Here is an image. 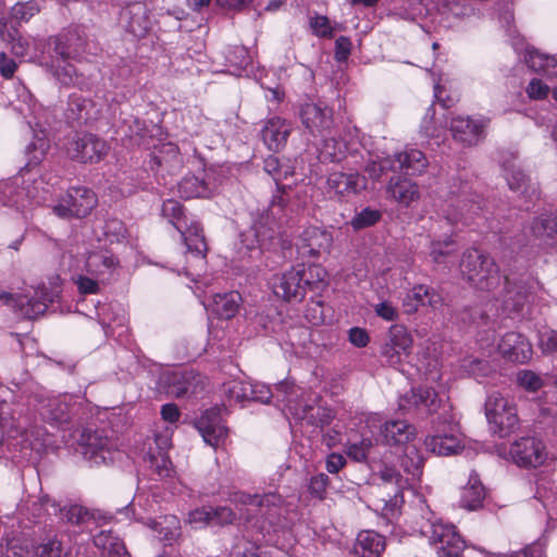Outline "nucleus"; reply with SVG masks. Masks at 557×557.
<instances>
[{
  "mask_svg": "<svg viewBox=\"0 0 557 557\" xmlns=\"http://www.w3.org/2000/svg\"><path fill=\"white\" fill-rule=\"evenodd\" d=\"M385 549V540L374 531H361L354 547L357 557H381Z\"/></svg>",
  "mask_w": 557,
  "mask_h": 557,
  "instance_id": "obj_41",
  "label": "nucleus"
},
{
  "mask_svg": "<svg viewBox=\"0 0 557 557\" xmlns=\"http://www.w3.org/2000/svg\"><path fill=\"white\" fill-rule=\"evenodd\" d=\"M487 123L488 120L484 117L457 115L450 121V132L457 141L465 146H474L483 139Z\"/></svg>",
  "mask_w": 557,
  "mask_h": 557,
  "instance_id": "obj_24",
  "label": "nucleus"
},
{
  "mask_svg": "<svg viewBox=\"0 0 557 557\" xmlns=\"http://www.w3.org/2000/svg\"><path fill=\"white\" fill-rule=\"evenodd\" d=\"M421 510L423 520L420 525L421 535L444 555L458 556L465 548V541L456 527L437 518L428 505Z\"/></svg>",
  "mask_w": 557,
  "mask_h": 557,
  "instance_id": "obj_7",
  "label": "nucleus"
},
{
  "mask_svg": "<svg viewBox=\"0 0 557 557\" xmlns=\"http://www.w3.org/2000/svg\"><path fill=\"white\" fill-rule=\"evenodd\" d=\"M536 494L549 517L557 513V492L553 487L547 490L541 484L537 486Z\"/></svg>",
  "mask_w": 557,
  "mask_h": 557,
  "instance_id": "obj_62",
  "label": "nucleus"
},
{
  "mask_svg": "<svg viewBox=\"0 0 557 557\" xmlns=\"http://www.w3.org/2000/svg\"><path fill=\"white\" fill-rule=\"evenodd\" d=\"M282 211L281 203L273 201L265 213L253 221L251 227L242 233V243L248 250L268 248L278 234L275 216Z\"/></svg>",
  "mask_w": 557,
  "mask_h": 557,
  "instance_id": "obj_13",
  "label": "nucleus"
},
{
  "mask_svg": "<svg viewBox=\"0 0 557 557\" xmlns=\"http://www.w3.org/2000/svg\"><path fill=\"white\" fill-rule=\"evenodd\" d=\"M73 407V396L60 395L48 399L41 407L40 414L50 424L61 425L70 420Z\"/></svg>",
  "mask_w": 557,
  "mask_h": 557,
  "instance_id": "obj_33",
  "label": "nucleus"
},
{
  "mask_svg": "<svg viewBox=\"0 0 557 557\" xmlns=\"http://www.w3.org/2000/svg\"><path fill=\"white\" fill-rule=\"evenodd\" d=\"M332 234L319 226H308L298 236L296 249L301 258L319 257L330 249Z\"/></svg>",
  "mask_w": 557,
  "mask_h": 557,
  "instance_id": "obj_23",
  "label": "nucleus"
},
{
  "mask_svg": "<svg viewBox=\"0 0 557 557\" xmlns=\"http://www.w3.org/2000/svg\"><path fill=\"white\" fill-rule=\"evenodd\" d=\"M153 443L156 451L149 447L145 456L147 467L158 474L159 478H168L172 472V463L166 455V450L172 444V429L166 428L163 432L154 433Z\"/></svg>",
  "mask_w": 557,
  "mask_h": 557,
  "instance_id": "obj_22",
  "label": "nucleus"
},
{
  "mask_svg": "<svg viewBox=\"0 0 557 557\" xmlns=\"http://www.w3.org/2000/svg\"><path fill=\"white\" fill-rule=\"evenodd\" d=\"M366 171L373 180H379L386 171L396 172V165L392 158L373 160L367 164Z\"/></svg>",
  "mask_w": 557,
  "mask_h": 557,
  "instance_id": "obj_60",
  "label": "nucleus"
},
{
  "mask_svg": "<svg viewBox=\"0 0 557 557\" xmlns=\"http://www.w3.org/2000/svg\"><path fill=\"white\" fill-rule=\"evenodd\" d=\"M438 403L437 395L432 388H418L401 397L399 405L405 410L417 407L431 413L437 410Z\"/></svg>",
  "mask_w": 557,
  "mask_h": 557,
  "instance_id": "obj_40",
  "label": "nucleus"
},
{
  "mask_svg": "<svg viewBox=\"0 0 557 557\" xmlns=\"http://www.w3.org/2000/svg\"><path fill=\"white\" fill-rule=\"evenodd\" d=\"M100 231L95 230L101 238L102 245L107 242L110 244L120 243L126 235V227L124 223L117 219H110L103 222L100 226Z\"/></svg>",
  "mask_w": 557,
  "mask_h": 557,
  "instance_id": "obj_48",
  "label": "nucleus"
},
{
  "mask_svg": "<svg viewBox=\"0 0 557 557\" xmlns=\"http://www.w3.org/2000/svg\"><path fill=\"white\" fill-rule=\"evenodd\" d=\"M361 440L359 442H349L346 445V454L352 460L362 462L366 461L374 447V444L377 443V440L373 441V436L369 433V430L364 426Z\"/></svg>",
  "mask_w": 557,
  "mask_h": 557,
  "instance_id": "obj_47",
  "label": "nucleus"
},
{
  "mask_svg": "<svg viewBox=\"0 0 557 557\" xmlns=\"http://www.w3.org/2000/svg\"><path fill=\"white\" fill-rule=\"evenodd\" d=\"M102 557H127L124 543L111 531L100 530L90 534Z\"/></svg>",
  "mask_w": 557,
  "mask_h": 557,
  "instance_id": "obj_42",
  "label": "nucleus"
},
{
  "mask_svg": "<svg viewBox=\"0 0 557 557\" xmlns=\"http://www.w3.org/2000/svg\"><path fill=\"white\" fill-rule=\"evenodd\" d=\"M242 297L237 292H228L223 294H215L212 300L207 305L202 304L213 314L222 319H231L238 311Z\"/></svg>",
  "mask_w": 557,
  "mask_h": 557,
  "instance_id": "obj_39",
  "label": "nucleus"
},
{
  "mask_svg": "<svg viewBox=\"0 0 557 557\" xmlns=\"http://www.w3.org/2000/svg\"><path fill=\"white\" fill-rule=\"evenodd\" d=\"M392 159L396 165V172L406 175H419L428 165L425 156L418 149H406L396 153Z\"/></svg>",
  "mask_w": 557,
  "mask_h": 557,
  "instance_id": "obj_38",
  "label": "nucleus"
},
{
  "mask_svg": "<svg viewBox=\"0 0 557 557\" xmlns=\"http://www.w3.org/2000/svg\"><path fill=\"white\" fill-rule=\"evenodd\" d=\"M442 296L432 287L416 285L404 298L403 306L407 312H414L420 306H429L436 309L442 305Z\"/></svg>",
  "mask_w": 557,
  "mask_h": 557,
  "instance_id": "obj_35",
  "label": "nucleus"
},
{
  "mask_svg": "<svg viewBox=\"0 0 557 557\" xmlns=\"http://www.w3.org/2000/svg\"><path fill=\"white\" fill-rule=\"evenodd\" d=\"M503 175L510 190L520 195L532 197L536 189L530 184L528 176L516 164L513 159L502 161Z\"/></svg>",
  "mask_w": 557,
  "mask_h": 557,
  "instance_id": "obj_37",
  "label": "nucleus"
},
{
  "mask_svg": "<svg viewBox=\"0 0 557 557\" xmlns=\"http://www.w3.org/2000/svg\"><path fill=\"white\" fill-rule=\"evenodd\" d=\"M391 196L400 205L409 207L413 201L419 199V187L410 180H392L387 187Z\"/></svg>",
  "mask_w": 557,
  "mask_h": 557,
  "instance_id": "obj_45",
  "label": "nucleus"
},
{
  "mask_svg": "<svg viewBox=\"0 0 557 557\" xmlns=\"http://www.w3.org/2000/svg\"><path fill=\"white\" fill-rule=\"evenodd\" d=\"M252 382L234 380L224 385V393L231 400H249L252 394Z\"/></svg>",
  "mask_w": 557,
  "mask_h": 557,
  "instance_id": "obj_52",
  "label": "nucleus"
},
{
  "mask_svg": "<svg viewBox=\"0 0 557 557\" xmlns=\"http://www.w3.org/2000/svg\"><path fill=\"white\" fill-rule=\"evenodd\" d=\"M196 426L208 445L214 448L224 445L227 438V428L222 421L219 409L212 408L203 412Z\"/></svg>",
  "mask_w": 557,
  "mask_h": 557,
  "instance_id": "obj_26",
  "label": "nucleus"
},
{
  "mask_svg": "<svg viewBox=\"0 0 557 557\" xmlns=\"http://www.w3.org/2000/svg\"><path fill=\"white\" fill-rule=\"evenodd\" d=\"M159 389L174 397H181L188 391V376L181 370H166L159 377Z\"/></svg>",
  "mask_w": 557,
  "mask_h": 557,
  "instance_id": "obj_43",
  "label": "nucleus"
},
{
  "mask_svg": "<svg viewBox=\"0 0 557 557\" xmlns=\"http://www.w3.org/2000/svg\"><path fill=\"white\" fill-rule=\"evenodd\" d=\"M375 314L386 322H395L399 318L398 308L388 299H383L373 305Z\"/></svg>",
  "mask_w": 557,
  "mask_h": 557,
  "instance_id": "obj_59",
  "label": "nucleus"
},
{
  "mask_svg": "<svg viewBox=\"0 0 557 557\" xmlns=\"http://www.w3.org/2000/svg\"><path fill=\"white\" fill-rule=\"evenodd\" d=\"M290 125L281 117H271L262 128V140L271 151L283 148L290 134Z\"/></svg>",
  "mask_w": 557,
  "mask_h": 557,
  "instance_id": "obj_36",
  "label": "nucleus"
},
{
  "mask_svg": "<svg viewBox=\"0 0 557 557\" xmlns=\"http://www.w3.org/2000/svg\"><path fill=\"white\" fill-rule=\"evenodd\" d=\"M79 445L85 459L95 466L113 462L120 455L117 444L104 431L84 430Z\"/></svg>",
  "mask_w": 557,
  "mask_h": 557,
  "instance_id": "obj_14",
  "label": "nucleus"
},
{
  "mask_svg": "<svg viewBox=\"0 0 557 557\" xmlns=\"http://www.w3.org/2000/svg\"><path fill=\"white\" fill-rule=\"evenodd\" d=\"M90 101L79 96L73 95L70 98L67 119L71 121L89 120Z\"/></svg>",
  "mask_w": 557,
  "mask_h": 557,
  "instance_id": "obj_53",
  "label": "nucleus"
},
{
  "mask_svg": "<svg viewBox=\"0 0 557 557\" xmlns=\"http://www.w3.org/2000/svg\"><path fill=\"white\" fill-rule=\"evenodd\" d=\"M515 50L520 53L523 49V59L528 66L547 77L557 76V59L554 55L545 54L533 47L525 46L523 41L513 42Z\"/></svg>",
  "mask_w": 557,
  "mask_h": 557,
  "instance_id": "obj_31",
  "label": "nucleus"
},
{
  "mask_svg": "<svg viewBox=\"0 0 557 557\" xmlns=\"http://www.w3.org/2000/svg\"><path fill=\"white\" fill-rule=\"evenodd\" d=\"M498 351L511 362L527 363L531 360L533 350L531 343L520 333H506L499 344Z\"/></svg>",
  "mask_w": 557,
  "mask_h": 557,
  "instance_id": "obj_27",
  "label": "nucleus"
},
{
  "mask_svg": "<svg viewBox=\"0 0 557 557\" xmlns=\"http://www.w3.org/2000/svg\"><path fill=\"white\" fill-rule=\"evenodd\" d=\"M108 150L107 143L91 134L77 136L66 148L70 158L82 163L99 162Z\"/></svg>",
  "mask_w": 557,
  "mask_h": 557,
  "instance_id": "obj_21",
  "label": "nucleus"
},
{
  "mask_svg": "<svg viewBox=\"0 0 557 557\" xmlns=\"http://www.w3.org/2000/svg\"><path fill=\"white\" fill-rule=\"evenodd\" d=\"M98 245H91L85 253L84 268L74 276V283L81 294H98L102 285L111 281L120 267L113 251L101 245L96 232Z\"/></svg>",
  "mask_w": 557,
  "mask_h": 557,
  "instance_id": "obj_5",
  "label": "nucleus"
},
{
  "mask_svg": "<svg viewBox=\"0 0 557 557\" xmlns=\"http://www.w3.org/2000/svg\"><path fill=\"white\" fill-rule=\"evenodd\" d=\"M484 410L491 430L499 436L508 435L518 426L519 418L515 404L498 392L487 395Z\"/></svg>",
  "mask_w": 557,
  "mask_h": 557,
  "instance_id": "obj_11",
  "label": "nucleus"
},
{
  "mask_svg": "<svg viewBox=\"0 0 557 557\" xmlns=\"http://www.w3.org/2000/svg\"><path fill=\"white\" fill-rule=\"evenodd\" d=\"M531 232L547 244L557 243V212L536 218L531 225Z\"/></svg>",
  "mask_w": 557,
  "mask_h": 557,
  "instance_id": "obj_46",
  "label": "nucleus"
},
{
  "mask_svg": "<svg viewBox=\"0 0 557 557\" xmlns=\"http://www.w3.org/2000/svg\"><path fill=\"white\" fill-rule=\"evenodd\" d=\"M20 97L26 104L28 113L33 115V120H29L28 124L33 129L34 139L26 148L27 163L18 175L0 183V200L5 206L16 208L24 207L25 199H35L38 196L39 185H41V181H38V165L49 149L48 132L41 127L38 116L45 111L37 107L33 96L25 87L21 88Z\"/></svg>",
  "mask_w": 557,
  "mask_h": 557,
  "instance_id": "obj_2",
  "label": "nucleus"
},
{
  "mask_svg": "<svg viewBox=\"0 0 557 557\" xmlns=\"http://www.w3.org/2000/svg\"><path fill=\"white\" fill-rule=\"evenodd\" d=\"M366 428L371 435L379 433L388 445H404L414 437L416 429L403 420H392L383 423L377 413H370L364 418Z\"/></svg>",
  "mask_w": 557,
  "mask_h": 557,
  "instance_id": "obj_18",
  "label": "nucleus"
},
{
  "mask_svg": "<svg viewBox=\"0 0 557 557\" xmlns=\"http://www.w3.org/2000/svg\"><path fill=\"white\" fill-rule=\"evenodd\" d=\"M539 348L543 354L549 355L557 350V331L543 329L539 331Z\"/></svg>",
  "mask_w": 557,
  "mask_h": 557,
  "instance_id": "obj_61",
  "label": "nucleus"
},
{
  "mask_svg": "<svg viewBox=\"0 0 557 557\" xmlns=\"http://www.w3.org/2000/svg\"><path fill=\"white\" fill-rule=\"evenodd\" d=\"M332 115L329 107L312 101L304 103L300 109L301 122L314 137L324 136L332 125Z\"/></svg>",
  "mask_w": 557,
  "mask_h": 557,
  "instance_id": "obj_25",
  "label": "nucleus"
},
{
  "mask_svg": "<svg viewBox=\"0 0 557 557\" xmlns=\"http://www.w3.org/2000/svg\"><path fill=\"white\" fill-rule=\"evenodd\" d=\"M23 447H29L32 450L39 451L47 445L45 433L40 429L26 430L22 434Z\"/></svg>",
  "mask_w": 557,
  "mask_h": 557,
  "instance_id": "obj_58",
  "label": "nucleus"
},
{
  "mask_svg": "<svg viewBox=\"0 0 557 557\" xmlns=\"http://www.w3.org/2000/svg\"><path fill=\"white\" fill-rule=\"evenodd\" d=\"M226 61L233 66L234 74L240 76L251 62L248 50L244 46H235L230 48L226 53Z\"/></svg>",
  "mask_w": 557,
  "mask_h": 557,
  "instance_id": "obj_51",
  "label": "nucleus"
},
{
  "mask_svg": "<svg viewBox=\"0 0 557 557\" xmlns=\"http://www.w3.org/2000/svg\"><path fill=\"white\" fill-rule=\"evenodd\" d=\"M232 502L236 508L240 511V518L248 520L251 511H257L262 507H280L285 500L281 494L269 492L263 495H250L244 492L234 493Z\"/></svg>",
  "mask_w": 557,
  "mask_h": 557,
  "instance_id": "obj_28",
  "label": "nucleus"
},
{
  "mask_svg": "<svg viewBox=\"0 0 557 557\" xmlns=\"http://www.w3.org/2000/svg\"><path fill=\"white\" fill-rule=\"evenodd\" d=\"M327 193L338 201H349L367 188V180L359 173L333 172L329 175Z\"/></svg>",
  "mask_w": 557,
  "mask_h": 557,
  "instance_id": "obj_20",
  "label": "nucleus"
},
{
  "mask_svg": "<svg viewBox=\"0 0 557 557\" xmlns=\"http://www.w3.org/2000/svg\"><path fill=\"white\" fill-rule=\"evenodd\" d=\"M4 557H32L33 552L27 543L22 544L21 540H7Z\"/></svg>",
  "mask_w": 557,
  "mask_h": 557,
  "instance_id": "obj_64",
  "label": "nucleus"
},
{
  "mask_svg": "<svg viewBox=\"0 0 557 557\" xmlns=\"http://www.w3.org/2000/svg\"><path fill=\"white\" fill-rule=\"evenodd\" d=\"M460 271L478 289H491L499 283L498 269L494 260L476 249H469L463 253Z\"/></svg>",
  "mask_w": 557,
  "mask_h": 557,
  "instance_id": "obj_10",
  "label": "nucleus"
},
{
  "mask_svg": "<svg viewBox=\"0 0 557 557\" xmlns=\"http://www.w3.org/2000/svg\"><path fill=\"white\" fill-rule=\"evenodd\" d=\"M57 297V292L49 289L46 285L32 287L25 294H3L0 296L20 315L27 319H36L44 314L49 304H52Z\"/></svg>",
  "mask_w": 557,
  "mask_h": 557,
  "instance_id": "obj_12",
  "label": "nucleus"
},
{
  "mask_svg": "<svg viewBox=\"0 0 557 557\" xmlns=\"http://www.w3.org/2000/svg\"><path fill=\"white\" fill-rule=\"evenodd\" d=\"M346 144L338 141L335 138H324L321 147L319 148V157L323 161H339L346 151Z\"/></svg>",
  "mask_w": 557,
  "mask_h": 557,
  "instance_id": "obj_50",
  "label": "nucleus"
},
{
  "mask_svg": "<svg viewBox=\"0 0 557 557\" xmlns=\"http://www.w3.org/2000/svg\"><path fill=\"white\" fill-rule=\"evenodd\" d=\"M434 108L431 106L428 108L420 125V132L428 138H437L443 132L442 125H436L434 122Z\"/></svg>",
  "mask_w": 557,
  "mask_h": 557,
  "instance_id": "obj_57",
  "label": "nucleus"
},
{
  "mask_svg": "<svg viewBox=\"0 0 557 557\" xmlns=\"http://www.w3.org/2000/svg\"><path fill=\"white\" fill-rule=\"evenodd\" d=\"M424 446L428 451L436 456H453L463 450L465 437L459 423L451 414L443 413L438 418L432 433L425 437Z\"/></svg>",
  "mask_w": 557,
  "mask_h": 557,
  "instance_id": "obj_9",
  "label": "nucleus"
},
{
  "mask_svg": "<svg viewBox=\"0 0 557 557\" xmlns=\"http://www.w3.org/2000/svg\"><path fill=\"white\" fill-rule=\"evenodd\" d=\"M275 385V388L281 384ZM252 395L249 396V400H257L260 403H268L272 397H274L277 401V404H282L284 406V403L282 401V395L277 392V389H274L272 392L270 387L263 383L259 382H252Z\"/></svg>",
  "mask_w": 557,
  "mask_h": 557,
  "instance_id": "obj_55",
  "label": "nucleus"
},
{
  "mask_svg": "<svg viewBox=\"0 0 557 557\" xmlns=\"http://www.w3.org/2000/svg\"><path fill=\"white\" fill-rule=\"evenodd\" d=\"M400 466L412 478L421 474L423 457L414 445L406 446L404 456L400 459Z\"/></svg>",
  "mask_w": 557,
  "mask_h": 557,
  "instance_id": "obj_49",
  "label": "nucleus"
},
{
  "mask_svg": "<svg viewBox=\"0 0 557 557\" xmlns=\"http://www.w3.org/2000/svg\"><path fill=\"white\" fill-rule=\"evenodd\" d=\"M413 338L406 326L394 324L381 346V356L392 367H398L407 362L412 350Z\"/></svg>",
  "mask_w": 557,
  "mask_h": 557,
  "instance_id": "obj_15",
  "label": "nucleus"
},
{
  "mask_svg": "<svg viewBox=\"0 0 557 557\" xmlns=\"http://www.w3.org/2000/svg\"><path fill=\"white\" fill-rule=\"evenodd\" d=\"M96 205L97 197L92 190L86 187H73L60 198L52 211L63 219L83 218L89 214Z\"/></svg>",
  "mask_w": 557,
  "mask_h": 557,
  "instance_id": "obj_17",
  "label": "nucleus"
},
{
  "mask_svg": "<svg viewBox=\"0 0 557 557\" xmlns=\"http://www.w3.org/2000/svg\"><path fill=\"white\" fill-rule=\"evenodd\" d=\"M133 515L137 521L149 527L157 534V537L165 544L171 545L181 536V522L174 515L161 516L158 519L144 517L140 512L136 513L135 511Z\"/></svg>",
  "mask_w": 557,
  "mask_h": 557,
  "instance_id": "obj_29",
  "label": "nucleus"
},
{
  "mask_svg": "<svg viewBox=\"0 0 557 557\" xmlns=\"http://www.w3.org/2000/svg\"><path fill=\"white\" fill-rule=\"evenodd\" d=\"M380 218V211L364 208L352 218L350 224L355 230H362L375 224Z\"/></svg>",
  "mask_w": 557,
  "mask_h": 557,
  "instance_id": "obj_56",
  "label": "nucleus"
},
{
  "mask_svg": "<svg viewBox=\"0 0 557 557\" xmlns=\"http://www.w3.org/2000/svg\"><path fill=\"white\" fill-rule=\"evenodd\" d=\"M482 210V200L468 199L463 191L460 198L448 203V209L444 213L450 224H457L461 220L468 224L474 222Z\"/></svg>",
  "mask_w": 557,
  "mask_h": 557,
  "instance_id": "obj_32",
  "label": "nucleus"
},
{
  "mask_svg": "<svg viewBox=\"0 0 557 557\" xmlns=\"http://www.w3.org/2000/svg\"><path fill=\"white\" fill-rule=\"evenodd\" d=\"M0 36L15 57L38 62L61 86L83 87L86 84L84 76L72 63L78 59L79 50L67 36H59L46 42L24 37L16 28L9 29L3 21H0Z\"/></svg>",
  "mask_w": 557,
  "mask_h": 557,
  "instance_id": "obj_1",
  "label": "nucleus"
},
{
  "mask_svg": "<svg viewBox=\"0 0 557 557\" xmlns=\"http://www.w3.org/2000/svg\"><path fill=\"white\" fill-rule=\"evenodd\" d=\"M547 455L545 444L534 436L521 437L510 448L511 459L519 467H540L546 461Z\"/></svg>",
  "mask_w": 557,
  "mask_h": 557,
  "instance_id": "obj_19",
  "label": "nucleus"
},
{
  "mask_svg": "<svg viewBox=\"0 0 557 557\" xmlns=\"http://www.w3.org/2000/svg\"><path fill=\"white\" fill-rule=\"evenodd\" d=\"M485 491L479 475L471 472L468 483L462 487L460 505L468 510H475L482 506Z\"/></svg>",
  "mask_w": 557,
  "mask_h": 557,
  "instance_id": "obj_44",
  "label": "nucleus"
},
{
  "mask_svg": "<svg viewBox=\"0 0 557 557\" xmlns=\"http://www.w3.org/2000/svg\"><path fill=\"white\" fill-rule=\"evenodd\" d=\"M326 271L321 265L312 264L307 269L295 265L273 277L272 289L276 297L287 301L301 302L308 290H319L326 284Z\"/></svg>",
  "mask_w": 557,
  "mask_h": 557,
  "instance_id": "obj_6",
  "label": "nucleus"
},
{
  "mask_svg": "<svg viewBox=\"0 0 557 557\" xmlns=\"http://www.w3.org/2000/svg\"><path fill=\"white\" fill-rule=\"evenodd\" d=\"M456 249V244L447 238L443 242H432L430 256L435 263H448L446 260Z\"/></svg>",
  "mask_w": 557,
  "mask_h": 557,
  "instance_id": "obj_54",
  "label": "nucleus"
},
{
  "mask_svg": "<svg viewBox=\"0 0 557 557\" xmlns=\"http://www.w3.org/2000/svg\"><path fill=\"white\" fill-rule=\"evenodd\" d=\"M39 8L36 2L27 1L22 3H16L11 11L12 17L18 22H27L30 17H33Z\"/></svg>",
  "mask_w": 557,
  "mask_h": 557,
  "instance_id": "obj_63",
  "label": "nucleus"
},
{
  "mask_svg": "<svg viewBox=\"0 0 557 557\" xmlns=\"http://www.w3.org/2000/svg\"><path fill=\"white\" fill-rule=\"evenodd\" d=\"M162 214L166 218L173 226L181 233V236L187 248L186 265L180 268L176 265V271L184 273L191 277L195 283H198L200 271L205 268L207 244L202 234V228L199 223L194 219H188L183 211V206L174 200L168 199L162 205Z\"/></svg>",
  "mask_w": 557,
  "mask_h": 557,
  "instance_id": "obj_3",
  "label": "nucleus"
},
{
  "mask_svg": "<svg viewBox=\"0 0 557 557\" xmlns=\"http://www.w3.org/2000/svg\"><path fill=\"white\" fill-rule=\"evenodd\" d=\"M41 507L45 508L48 515H51L50 509H52L54 515L60 510L62 519L72 524L78 525L82 532H86L88 534H92L98 531V529L104 527L108 521L107 517L102 516L99 511H90L79 505H71L63 509H58V506L47 496L41 499Z\"/></svg>",
  "mask_w": 557,
  "mask_h": 557,
  "instance_id": "obj_16",
  "label": "nucleus"
},
{
  "mask_svg": "<svg viewBox=\"0 0 557 557\" xmlns=\"http://www.w3.org/2000/svg\"><path fill=\"white\" fill-rule=\"evenodd\" d=\"M276 389L282 395L284 414L296 423L322 428L332 421V410L322 406L314 393L305 391L289 380L282 381Z\"/></svg>",
  "mask_w": 557,
  "mask_h": 557,
  "instance_id": "obj_4",
  "label": "nucleus"
},
{
  "mask_svg": "<svg viewBox=\"0 0 557 557\" xmlns=\"http://www.w3.org/2000/svg\"><path fill=\"white\" fill-rule=\"evenodd\" d=\"M530 302V294L522 285H507L503 298L495 300L491 306L487 305L486 310L478 322L479 327L487 326L493 333L498 325L496 318H523L529 314L528 305Z\"/></svg>",
  "mask_w": 557,
  "mask_h": 557,
  "instance_id": "obj_8",
  "label": "nucleus"
},
{
  "mask_svg": "<svg viewBox=\"0 0 557 557\" xmlns=\"http://www.w3.org/2000/svg\"><path fill=\"white\" fill-rule=\"evenodd\" d=\"M215 187L207 181V173L202 171L198 175H186L177 184V191L182 198H209Z\"/></svg>",
  "mask_w": 557,
  "mask_h": 557,
  "instance_id": "obj_34",
  "label": "nucleus"
},
{
  "mask_svg": "<svg viewBox=\"0 0 557 557\" xmlns=\"http://www.w3.org/2000/svg\"><path fill=\"white\" fill-rule=\"evenodd\" d=\"M120 23L135 37H143L149 30L151 23L144 3L136 1L121 11Z\"/></svg>",
  "mask_w": 557,
  "mask_h": 557,
  "instance_id": "obj_30",
  "label": "nucleus"
}]
</instances>
